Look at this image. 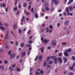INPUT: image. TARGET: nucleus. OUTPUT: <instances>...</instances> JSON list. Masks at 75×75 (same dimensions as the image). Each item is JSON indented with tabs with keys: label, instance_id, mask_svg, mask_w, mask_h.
<instances>
[{
	"label": "nucleus",
	"instance_id": "16",
	"mask_svg": "<svg viewBox=\"0 0 75 75\" xmlns=\"http://www.w3.org/2000/svg\"><path fill=\"white\" fill-rule=\"evenodd\" d=\"M45 9L46 11H48L49 10H50V9H49V8L48 7H46L45 8Z\"/></svg>",
	"mask_w": 75,
	"mask_h": 75
},
{
	"label": "nucleus",
	"instance_id": "1",
	"mask_svg": "<svg viewBox=\"0 0 75 75\" xmlns=\"http://www.w3.org/2000/svg\"><path fill=\"white\" fill-rule=\"evenodd\" d=\"M54 2H55V5H57V4H58V1L57 0H52L51 3H52V5L53 4V3Z\"/></svg>",
	"mask_w": 75,
	"mask_h": 75
},
{
	"label": "nucleus",
	"instance_id": "11",
	"mask_svg": "<svg viewBox=\"0 0 75 75\" xmlns=\"http://www.w3.org/2000/svg\"><path fill=\"white\" fill-rule=\"evenodd\" d=\"M64 55L67 57H68V53H67V52H64Z\"/></svg>",
	"mask_w": 75,
	"mask_h": 75
},
{
	"label": "nucleus",
	"instance_id": "64",
	"mask_svg": "<svg viewBox=\"0 0 75 75\" xmlns=\"http://www.w3.org/2000/svg\"><path fill=\"white\" fill-rule=\"evenodd\" d=\"M73 67H75V63L73 64Z\"/></svg>",
	"mask_w": 75,
	"mask_h": 75
},
{
	"label": "nucleus",
	"instance_id": "14",
	"mask_svg": "<svg viewBox=\"0 0 75 75\" xmlns=\"http://www.w3.org/2000/svg\"><path fill=\"white\" fill-rule=\"evenodd\" d=\"M13 28L14 29H17V24H15L13 25Z\"/></svg>",
	"mask_w": 75,
	"mask_h": 75
},
{
	"label": "nucleus",
	"instance_id": "18",
	"mask_svg": "<svg viewBox=\"0 0 75 75\" xmlns=\"http://www.w3.org/2000/svg\"><path fill=\"white\" fill-rule=\"evenodd\" d=\"M20 45L21 47H23L24 46V43H21Z\"/></svg>",
	"mask_w": 75,
	"mask_h": 75
},
{
	"label": "nucleus",
	"instance_id": "30",
	"mask_svg": "<svg viewBox=\"0 0 75 75\" xmlns=\"http://www.w3.org/2000/svg\"><path fill=\"white\" fill-rule=\"evenodd\" d=\"M2 6L3 7H6V4L4 3H3L2 4Z\"/></svg>",
	"mask_w": 75,
	"mask_h": 75
},
{
	"label": "nucleus",
	"instance_id": "13",
	"mask_svg": "<svg viewBox=\"0 0 75 75\" xmlns=\"http://www.w3.org/2000/svg\"><path fill=\"white\" fill-rule=\"evenodd\" d=\"M13 10L14 11H17V6H16L13 8Z\"/></svg>",
	"mask_w": 75,
	"mask_h": 75
},
{
	"label": "nucleus",
	"instance_id": "20",
	"mask_svg": "<svg viewBox=\"0 0 75 75\" xmlns=\"http://www.w3.org/2000/svg\"><path fill=\"white\" fill-rule=\"evenodd\" d=\"M18 33L19 34H21L22 33V31H21V29H19L18 30Z\"/></svg>",
	"mask_w": 75,
	"mask_h": 75
},
{
	"label": "nucleus",
	"instance_id": "9",
	"mask_svg": "<svg viewBox=\"0 0 75 75\" xmlns=\"http://www.w3.org/2000/svg\"><path fill=\"white\" fill-rule=\"evenodd\" d=\"M63 59L64 60V63H67V59L65 57H64L63 58Z\"/></svg>",
	"mask_w": 75,
	"mask_h": 75
},
{
	"label": "nucleus",
	"instance_id": "52",
	"mask_svg": "<svg viewBox=\"0 0 75 75\" xmlns=\"http://www.w3.org/2000/svg\"><path fill=\"white\" fill-rule=\"evenodd\" d=\"M73 68H74V67L73 66L71 67V68H70L71 70H72V69H73Z\"/></svg>",
	"mask_w": 75,
	"mask_h": 75
},
{
	"label": "nucleus",
	"instance_id": "42",
	"mask_svg": "<svg viewBox=\"0 0 75 75\" xmlns=\"http://www.w3.org/2000/svg\"><path fill=\"white\" fill-rule=\"evenodd\" d=\"M38 55L37 56L36 58L35 59V61H36V60H37V58H38Z\"/></svg>",
	"mask_w": 75,
	"mask_h": 75
},
{
	"label": "nucleus",
	"instance_id": "27",
	"mask_svg": "<svg viewBox=\"0 0 75 75\" xmlns=\"http://www.w3.org/2000/svg\"><path fill=\"white\" fill-rule=\"evenodd\" d=\"M43 65L44 67H45L46 66V61H45L43 63Z\"/></svg>",
	"mask_w": 75,
	"mask_h": 75
},
{
	"label": "nucleus",
	"instance_id": "58",
	"mask_svg": "<svg viewBox=\"0 0 75 75\" xmlns=\"http://www.w3.org/2000/svg\"><path fill=\"white\" fill-rule=\"evenodd\" d=\"M40 73H41V74H42L43 73V71H42V70H41L40 71Z\"/></svg>",
	"mask_w": 75,
	"mask_h": 75
},
{
	"label": "nucleus",
	"instance_id": "40",
	"mask_svg": "<svg viewBox=\"0 0 75 75\" xmlns=\"http://www.w3.org/2000/svg\"><path fill=\"white\" fill-rule=\"evenodd\" d=\"M41 58H42V56L40 55L39 57V59H41Z\"/></svg>",
	"mask_w": 75,
	"mask_h": 75
},
{
	"label": "nucleus",
	"instance_id": "4",
	"mask_svg": "<svg viewBox=\"0 0 75 75\" xmlns=\"http://www.w3.org/2000/svg\"><path fill=\"white\" fill-rule=\"evenodd\" d=\"M8 36V33L7 32L6 35L5 36L4 39L5 40H7V39H8V38H9V37Z\"/></svg>",
	"mask_w": 75,
	"mask_h": 75
},
{
	"label": "nucleus",
	"instance_id": "39",
	"mask_svg": "<svg viewBox=\"0 0 75 75\" xmlns=\"http://www.w3.org/2000/svg\"><path fill=\"white\" fill-rule=\"evenodd\" d=\"M30 10L31 11H32L33 13H34V11H33L34 10V8H32L30 9Z\"/></svg>",
	"mask_w": 75,
	"mask_h": 75
},
{
	"label": "nucleus",
	"instance_id": "59",
	"mask_svg": "<svg viewBox=\"0 0 75 75\" xmlns=\"http://www.w3.org/2000/svg\"><path fill=\"white\" fill-rule=\"evenodd\" d=\"M31 8V6L30 5L29 6H28V8L29 10H30V9Z\"/></svg>",
	"mask_w": 75,
	"mask_h": 75
},
{
	"label": "nucleus",
	"instance_id": "57",
	"mask_svg": "<svg viewBox=\"0 0 75 75\" xmlns=\"http://www.w3.org/2000/svg\"><path fill=\"white\" fill-rule=\"evenodd\" d=\"M17 71H20V69H18V68H17Z\"/></svg>",
	"mask_w": 75,
	"mask_h": 75
},
{
	"label": "nucleus",
	"instance_id": "61",
	"mask_svg": "<svg viewBox=\"0 0 75 75\" xmlns=\"http://www.w3.org/2000/svg\"><path fill=\"white\" fill-rule=\"evenodd\" d=\"M2 70H4V67L3 66H2Z\"/></svg>",
	"mask_w": 75,
	"mask_h": 75
},
{
	"label": "nucleus",
	"instance_id": "15",
	"mask_svg": "<svg viewBox=\"0 0 75 75\" xmlns=\"http://www.w3.org/2000/svg\"><path fill=\"white\" fill-rule=\"evenodd\" d=\"M35 17L36 18H38V15L37 13H35Z\"/></svg>",
	"mask_w": 75,
	"mask_h": 75
},
{
	"label": "nucleus",
	"instance_id": "43",
	"mask_svg": "<svg viewBox=\"0 0 75 75\" xmlns=\"http://www.w3.org/2000/svg\"><path fill=\"white\" fill-rule=\"evenodd\" d=\"M5 24V26H6V27H8V24H7L6 23H5L4 24Z\"/></svg>",
	"mask_w": 75,
	"mask_h": 75
},
{
	"label": "nucleus",
	"instance_id": "10",
	"mask_svg": "<svg viewBox=\"0 0 75 75\" xmlns=\"http://www.w3.org/2000/svg\"><path fill=\"white\" fill-rule=\"evenodd\" d=\"M69 11H72L73 10V8L71 6H69Z\"/></svg>",
	"mask_w": 75,
	"mask_h": 75
},
{
	"label": "nucleus",
	"instance_id": "47",
	"mask_svg": "<svg viewBox=\"0 0 75 75\" xmlns=\"http://www.w3.org/2000/svg\"><path fill=\"white\" fill-rule=\"evenodd\" d=\"M8 10V9L7 8V7H6L5 8V11L6 12H7V11Z\"/></svg>",
	"mask_w": 75,
	"mask_h": 75
},
{
	"label": "nucleus",
	"instance_id": "5",
	"mask_svg": "<svg viewBox=\"0 0 75 75\" xmlns=\"http://www.w3.org/2000/svg\"><path fill=\"white\" fill-rule=\"evenodd\" d=\"M49 41H50V39H45L43 41V42L46 44L47 43V42H49Z\"/></svg>",
	"mask_w": 75,
	"mask_h": 75
},
{
	"label": "nucleus",
	"instance_id": "23",
	"mask_svg": "<svg viewBox=\"0 0 75 75\" xmlns=\"http://www.w3.org/2000/svg\"><path fill=\"white\" fill-rule=\"evenodd\" d=\"M46 33H48L49 31V28H46Z\"/></svg>",
	"mask_w": 75,
	"mask_h": 75
},
{
	"label": "nucleus",
	"instance_id": "53",
	"mask_svg": "<svg viewBox=\"0 0 75 75\" xmlns=\"http://www.w3.org/2000/svg\"><path fill=\"white\" fill-rule=\"evenodd\" d=\"M11 52V50H10L8 52V54L10 55Z\"/></svg>",
	"mask_w": 75,
	"mask_h": 75
},
{
	"label": "nucleus",
	"instance_id": "55",
	"mask_svg": "<svg viewBox=\"0 0 75 75\" xmlns=\"http://www.w3.org/2000/svg\"><path fill=\"white\" fill-rule=\"evenodd\" d=\"M67 15L68 16H69V14H70V13H69V11H68V12H67Z\"/></svg>",
	"mask_w": 75,
	"mask_h": 75
},
{
	"label": "nucleus",
	"instance_id": "54",
	"mask_svg": "<svg viewBox=\"0 0 75 75\" xmlns=\"http://www.w3.org/2000/svg\"><path fill=\"white\" fill-rule=\"evenodd\" d=\"M58 12H61L62 11V10L61 9H59L58 10Z\"/></svg>",
	"mask_w": 75,
	"mask_h": 75
},
{
	"label": "nucleus",
	"instance_id": "48",
	"mask_svg": "<svg viewBox=\"0 0 75 75\" xmlns=\"http://www.w3.org/2000/svg\"><path fill=\"white\" fill-rule=\"evenodd\" d=\"M60 24L59 23H58L57 24V27H59Z\"/></svg>",
	"mask_w": 75,
	"mask_h": 75
},
{
	"label": "nucleus",
	"instance_id": "17",
	"mask_svg": "<svg viewBox=\"0 0 75 75\" xmlns=\"http://www.w3.org/2000/svg\"><path fill=\"white\" fill-rule=\"evenodd\" d=\"M57 57H56L54 59V64H57Z\"/></svg>",
	"mask_w": 75,
	"mask_h": 75
},
{
	"label": "nucleus",
	"instance_id": "63",
	"mask_svg": "<svg viewBox=\"0 0 75 75\" xmlns=\"http://www.w3.org/2000/svg\"><path fill=\"white\" fill-rule=\"evenodd\" d=\"M67 28H64V30H67Z\"/></svg>",
	"mask_w": 75,
	"mask_h": 75
},
{
	"label": "nucleus",
	"instance_id": "26",
	"mask_svg": "<svg viewBox=\"0 0 75 75\" xmlns=\"http://www.w3.org/2000/svg\"><path fill=\"white\" fill-rule=\"evenodd\" d=\"M65 11L66 12H68V7H67L66 8Z\"/></svg>",
	"mask_w": 75,
	"mask_h": 75
},
{
	"label": "nucleus",
	"instance_id": "3",
	"mask_svg": "<svg viewBox=\"0 0 75 75\" xmlns=\"http://www.w3.org/2000/svg\"><path fill=\"white\" fill-rule=\"evenodd\" d=\"M57 60L60 64L62 63V59L60 57H58L57 58Z\"/></svg>",
	"mask_w": 75,
	"mask_h": 75
},
{
	"label": "nucleus",
	"instance_id": "45",
	"mask_svg": "<svg viewBox=\"0 0 75 75\" xmlns=\"http://www.w3.org/2000/svg\"><path fill=\"white\" fill-rule=\"evenodd\" d=\"M16 67V64H13L12 65V67L14 68V67Z\"/></svg>",
	"mask_w": 75,
	"mask_h": 75
},
{
	"label": "nucleus",
	"instance_id": "50",
	"mask_svg": "<svg viewBox=\"0 0 75 75\" xmlns=\"http://www.w3.org/2000/svg\"><path fill=\"white\" fill-rule=\"evenodd\" d=\"M35 74H36V75H38V74H39V73H38V72L37 71H36L35 72Z\"/></svg>",
	"mask_w": 75,
	"mask_h": 75
},
{
	"label": "nucleus",
	"instance_id": "6",
	"mask_svg": "<svg viewBox=\"0 0 75 75\" xmlns=\"http://www.w3.org/2000/svg\"><path fill=\"white\" fill-rule=\"evenodd\" d=\"M69 24V21H65L64 23V25H68Z\"/></svg>",
	"mask_w": 75,
	"mask_h": 75
},
{
	"label": "nucleus",
	"instance_id": "32",
	"mask_svg": "<svg viewBox=\"0 0 75 75\" xmlns=\"http://www.w3.org/2000/svg\"><path fill=\"white\" fill-rule=\"evenodd\" d=\"M10 44H12V45H13L14 44V42L12 41H10Z\"/></svg>",
	"mask_w": 75,
	"mask_h": 75
},
{
	"label": "nucleus",
	"instance_id": "22",
	"mask_svg": "<svg viewBox=\"0 0 75 75\" xmlns=\"http://www.w3.org/2000/svg\"><path fill=\"white\" fill-rule=\"evenodd\" d=\"M27 6V4L25 3L23 4V6L24 7H25Z\"/></svg>",
	"mask_w": 75,
	"mask_h": 75
},
{
	"label": "nucleus",
	"instance_id": "44",
	"mask_svg": "<svg viewBox=\"0 0 75 75\" xmlns=\"http://www.w3.org/2000/svg\"><path fill=\"white\" fill-rule=\"evenodd\" d=\"M5 48L7 49H8V48H9V47L7 45H6L5 46Z\"/></svg>",
	"mask_w": 75,
	"mask_h": 75
},
{
	"label": "nucleus",
	"instance_id": "37",
	"mask_svg": "<svg viewBox=\"0 0 75 75\" xmlns=\"http://www.w3.org/2000/svg\"><path fill=\"white\" fill-rule=\"evenodd\" d=\"M32 42H33V41H32V40H29V44H31V43H32Z\"/></svg>",
	"mask_w": 75,
	"mask_h": 75
},
{
	"label": "nucleus",
	"instance_id": "31",
	"mask_svg": "<svg viewBox=\"0 0 75 75\" xmlns=\"http://www.w3.org/2000/svg\"><path fill=\"white\" fill-rule=\"evenodd\" d=\"M62 52L59 53V57H61V56H62Z\"/></svg>",
	"mask_w": 75,
	"mask_h": 75
},
{
	"label": "nucleus",
	"instance_id": "28",
	"mask_svg": "<svg viewBox=\"0 0 75 75\" xmlns=\"http://www.w3.org/2000/svg\"><path fill=\"white\" fill-rule=\"evenodd\" d=\"M55 56H51V59H55Z\"/></svg>",
	"mask_w": 75,
	"mask_h": 75
},
{
	"label": "nucleus",
	"instance_id": "51",
	"mask_svg": "<svg viewBox=\"0 0 75 75\" xmlns=\"http://www.w3.org/2000/svg\"><path fill=\"white\" fill-rule=\"evenodd\" d=\"M42 12H44V11H45V10H44V8H42Z\"/></svg>",
	"mask_w": 75,
	"mask_h": 75
},
{
	"label": "nucleus",
	"instance_id": "41",
	"mask_svg": "<svg viewBox=\"0 0 75 75\" xmlns=\"http://www.w3.org/2000/svg\"><path fill=\"white\" fill-rule=\"evenodd\" d=\"M41 40L42 41H43V40H44V38L43 37H41Z\"/></svg>",
	"mask_w": 75,
	"mask_h": 75
},
{
	"label": "nucleus",
	"instance_id": "33",
	"mask_svg": "<svg viewBox=\"0 0 75 75\" xmlns=\"http://www.w3.org/2000/svg\"><path fill=\"white\" fill-rule=\"evenodd\" d=\"M4 51V50L2 49H0V52H3Z\"/></svg>",
	"mask_w": 75,
	"mask_h": 75
},
{
	"label": "nucleus",
	"instance_id": "29",
	"mask_svg": "<svg viewBox=\"0 0 75 75\" xmlns=\"http://www.w3.org/2000/svg\"><path fill=\"white\" fill-rule=\"evenodd\" d=\"M71 49H69L68 50H67L66 51L67 52H71Z\"/></svg>",
	"mask_w": 75,
	"mask_h": 75
},
{
	"label": "nucleus",
	"instance_id": "46",
	"mask_svg": "<svg viewBox=\"0 0 75 75\" xmlns=\"http://www.w3.org/2000/svg\"><path fill=\"white\" fill-rule=\"evenodd\" d=\"M0 25H1V26H3V24L1 22H0Z\"/></svg>",
	"mask_w": 75,
	"mask_h": 75
},
{
	"label": "nucleus",
	"instance_id": "56",
	"mask_svg": "<svg viewBox=\"0 0 75 75\" xmlns=\"http://www.w3.org/2000/svg\"><path fill=\"white\" fill-rule=\"evenodd\" d=\"M69 75H73V73L71 72L69 74Z\"/></svg>",
	"mask_w": 75,
	"mask_h": 75
},
{
	"label": "nucleus",
	"instance_id": "25",
	"mask_svg": "<svg viewBox=\"0 0 75 75\" xmlns=\"http://www.w3.org/2000/svg\"><path fill=\"white\" fill-rule=\"evenodd\" d=\"M49 4L48 3H46L45 4L44 6H48Z\"/></svg>",
	"mask_w": 75,
	"mask_h": 75
},
{
	"label": "nucleus",
	"instance_id": "35",
	"mask_svg": "<svg viewBox=\"0 0 75 75\" xmlns=\"http://www.w3.org/2000/svg\"><path fill=\"white\" fill-rule=\"evenodd\" d=\"M49 28H50V29H52V28H53V27H52V25H50L49 26Z\"/></svg>",
	"mask_w": 75,
	"mask_h": 75
},
{
	"label": "nucleus",
	"instance_id": "8",
	"mask_svg": "<svg viewBox=\"0 0 75 75\" xmlns=\"http://www.w3.org/2000/svg\"><path fill=\"white\" fill-rule=\"evenodd\" d=\"M0 30H1L2 31H4V30H5V28H4V26H0Z\"/></svg>",
	"mask_w": 75,
	"mask_h": 75
},
{
	"label": "nucleus",
	"instance_id": "24",
	"mask_svg": "<svg viewBox=\"0 0 75 75\" xmlns=\"http://www.w3.org/2000/svg\"><path fill=\"white\" fill-rule=\"evenodd\" d=\"M25 54H26V53L25 52H24L22 53V55L23 56H25Z\"/></svg>",
	"mask_w": 75,
	"mask_h": 75
},
{
	"label": "nucleus",
	"instance_id": "21",
	"mask_svg": "<svg viewBox=\"0 0 75 75\" xmlns=\"http://www.w3.org/2000/svg\"><path fill=\"white\" fill-rule=\"evenodd\" d=\"M4 63L5 64H8V61H7V60H5V61L4 62Z\"/></svg>",
	"mask_w": 75,
	"mask_h": 75
},
{
	"label": "nucleus",
	"instance_id": "62",
	"mask_svg": "<svg viewBox=\"0 0 75 75\" xmlns=\"http://www.w3.org/2000/svg\"><path fill=\"white\" fill-rule=\"evenodd\" d=\"M26 46L27 47H30V46H31L30 45H28V44H27L26 45Z\"/></svg>",
	"mask_w": 75,
	"mask_h": 75
},
{
	"label": "nucleus",
	"instance_id": "34",
	"mask_svg": "<svg viewBox=\"0 0 75 75\" xmlns=\"http://www.w3.org/2000/svg\"><path fill=\"white\" fill-rule=\"evenodd\" d=\"M72 59H73L72 60H73V61H75V56H73L72 57Z\"/></svg>",
	"mask_w": 75,
	"mask_h": 75
},
{
	"label": "nucleus",
	"instance_id": "60",
	"mask_svg": "<svg viewBox=\"0 0 75 75\" xmlns=\"http://www.w3.org/2000/svg\"><path fill=\"white\" fill-rule=\"evenodd\" d=\"M26 29H27L26 28H24V29L23 30V31H25V30H26Z\"/></svg>",
	"mask_w": 75,
	"mask_h": 75
},
{
	"label": "nucleus",
	"instance_id": "49",
	"mask_svg": "<svg viewBox=\"0 0 75 75\" xmlns=\"http://www.w3.org/2000/svg\"><path fill=\"white\" fill-rule=\"evenodd\" d=\"M50 59V57H48L47 58V61H48Z\"/></svg>",
	"mask_w": 75,
	"mask_h": 75
},
{
	"label": "nucleus",
	"instance_id": "12",
	"mask_svg": "<svg viewBox=\"0 0 75 75\" xmlns=\"http://www.w3.org/2000/svg\"><path fill=\"white\" fill-rule=\"evenodd\" d=\"M73 2V0H69V1L68 2L67 4H70Z\"/></svg>",
	"mask_w": 75,
	"mask_h": 75
},
{
	"label": "nucleus",
	"instance_id": "19",
	"mask_svg": "<svg viewBox=\"0 0 75 75\" xmlns=\"http://www.w3.org/2000/svg\"><path fill=\"white\" fill-rule=\"evenodd\" d=\"M40 50L42 52H44V47H42V48H40Z\"/></svg>",
	"mask_w": 75,
	"mask_h": 75
},
{
	"label": "nucleus",
	"instance_id": "36",
	"mask_svg": "<svg viewBox=\"0 0 75 75\" xmlns=\"http://www.w3.org/2000/svg\"><path fill=\"white\" fill-rule=\"evenodd\" d=\"M53 62H52V61L50 60L49 61V63H50V64H52Z\"/></svg>",
	"mask_w": 75,
	"mask_h": 75
},
{
	"label": "nucleus",
	"instance_id": "38",
	"mask_svg": "<svg viewBox=\"0 0 75 75\" xmlns=\"http://www.w3.org/2000/svg\"><path fill=\"white\" fill-rule=\"evenodd\" d=\"M66 44H67V43H66V42L62 43V45H66Z\"/></svg>",
	"mask_w": 75,
	"mask_h": 75
},
{
	"label": "nucleus",
	"instance_id": "7",
	"mask_svg": "<svg viewBox=\"0 0 75 75\" xmlns=\"http://www.w3.org/2000/svg\"><path fill=\"white\" fill-rule=\"evenodd\" d=\"M10 56H11L10 57L11 59H13V57H14H14H15V56H16V55L15 54H11V55H10Z\"/></svg>",
	"mask_w": 75,
	"mask_h": 75
},
{
	"label": "nucleus",
	"instance_id": "2",
	"mask_svg": "<svg viewBox=\"0 0 75 75\" xmlns=\"http://www.w3.org/2000/svg\"><path fill=\"white\" fill-rule=\"evenodd\" d=\"M52 44L54 47L57 45V41L55 40H53L52 42Z\"/></svg>",
	"mask_w": 75,
	"mask_h": 75
}]
</instances>
